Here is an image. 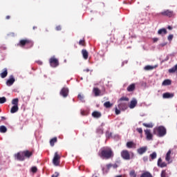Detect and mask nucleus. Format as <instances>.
Masks as SVG:
<instances>
[{"instance_id": "f257e3e1", "label": "nucleus", "mask_w": 177, "mask_h": 177, "mask_svg": "<svg viewBox=\"0 0 177 177\" xmlns=\"http://www.w3.org/2000/svg\"><path fill=\"white\" fill-rule=\"evenodd\" d=\"M98 156L102 160H110V158L114 157V152L111 147H104L100 150Z\"/></svg>"}, {"instance_id": "37998d69", "label": "nucleus", "mask_w": 177, "mask_h": 177, "mask_svg": "<svg viewBox=\"0 0 177 177\" xmlns=\"http://www.w3.org/2000/svg\"><path fill=\"white\" fill-rule=\"evenodd\" d=\"M136 131L138 132V133H140V135L143 133V129L142 128H137Z\"/></svg>"}, {"instance_id": "2f4dec72", "label": "nucleus", "mask_w": 177, "mask_h": 177, "mask_svg": "<svg viewBox=\"0 0 177 177\" xmlns=\"http://www.w3.org/2000/svg\"><path fill=\"white\" fill-rule=\"evenodd\" d=\"M104 107H106V109H110V107H113V104L110 103V101H107L104 103Z\"/></svg>"}, {"instance_id": "c756f323", "label": "nucleus", "mask_w": 177, "mask_h": 177, "mask_svg": "<svg viewBox=\"0 0 177 177\" xmlns=\"http://www.w3.org/2000/svg\"><path fill=\"white\" fill-rule=\"evenodd\" d=\"M140 177H153V175L149 171H145Z\"/></svg>"}, {"instance_id": "3c124183", "label": "nucleus", "mask_w": 177, "mask_h": 177, "mask_svg": "<svg viewBox=\"0 0 177 177\" xmlns=\"http://www.w3.org/2000/svg\"><path fill=\"white\" fill-rule=\"evenodd\" d=\"M36 63H37V64H39V66H42V62L41 61H36Z\"/></svg>"}, {"instance_id": "de8ad7c7", "label": "nucleus", "mask_w": 177, "mask_h": 177, "mask_svg": "<svg viewBox=\"0 0 177 177\" xmlns=\"http://www.w3.org/2000/svg\"><path fill=\"white\" fill-rule=\"evenodd\" d=\"M59 176V173L55 172L54 174L52 175V177H58Z\"/></svg>"}, {"instance_id": "cd10ccee", "label": "nucleus", "mask_w": 177, "mask_h": 177, "mask_svg": "<svg viewBox=\"0 0 177 177\" xmlns=\"http://www.w3.org/2000/svg\"><path fill=\"white\" fill-rule=\"evenodd\" d=\"M171 84H172V82L171 81V80H165L162 82V86H167L168 85H171Z\"/></svg>"}, {"instance_id": "864d4df0", "label": "nucleus", "mask_w": 177, "mask_h": 177, "mask_svg": "<svg viewBox=\"0 0 177 177\" xmlns=\"http://www.w3.org/2000/svg\"><path fill=\"white\" fill-rule=\"evenodd\" d=\"M112 167H113V168H118V165L114 164L113 165H112Z\"/></svg>"}, {"instance_id": "aec40b11", "label": "nucleus", "mask_w": 177, "mask_h": 177, "mask_svg": "<svg viewBox=\"0 0 177 177\" xmlns=\"http://www.w3.org/2000/svg\"><path fill=\"white\" fill-rule=\"evenodd\" d=\"M126 146L128 149H135V147H136V144L132 141H130L127 142Z\"/></svg>"}, {"instance_id": "5701e85b", "label": "nucleus", "mask_w": 177, "mask_h": 177, "mask_svg": "<svg viewBox=\"0 0 177 177\" xmlns=\"http://www.w3.org/2000/svg\"><path fill=\"white\" fill-rule=\"evenodd\" d=\"M136 88V85L135 84H131L127 87V91L133 92Z\"/></svg>"}, {"instance_id": "dca6fc26", "label": "nucleus", "mask_w": 177, "mask_h": 177, "mask_svg": "<svg viewBox=\"0 0 177 177\" xmlns=\"http://www.w3.org/2000/svg\"><path fill=\"white\" fill-rule=\"evenodd\" d=\"M24 158H30L32 156V151H30L28 150L23 151Z\"/></svg>"}, {"instance_id": "7c9ffc66", "label": "nucleus", "mask_w": 177, "mask_h": 177, "mask_svg": "<svg viewBox=\"0 0 177 177\" xmlns=\"http://www.w3.org/2000/svg\"><path fill=\"white\" fill-rule=\"evenodd\" d=\"M57 142V138L55 137L50 140V145L52 147L55 146V144Z\"/></svg>"}, {"instance_id": "f704fd0d", "label": "nucleus", "mask_w": 177, "mask_h": 177, "mask_svg": "<svg viewBox=\"0 0 177 177\" xmlns=\"http://www.w3.org/2000/svg\"><path fill=\"white\" fill-rule=\"evenodd\" d=\"M12 104L14 106H19V98H15L12 100Z\"/></svg>"}, {"instance_id": "4c0bfd02", "label": "nucleus", "mask_w": 177, "mask_h": 177, "mask_svg": "<svg viewBox=\"0 0 177 177\" xmlns=\"http://www.w3.org/2000/svg\"><path fill=\"white\" fill-rule=\"evenodd\" d=\"M129 176L131 177H136L137 176V174H136V172L135 171V170H131L130 172H129Z\"/></svg>"}, {"instance_id": "49530a36", "label": "nucleus", "mask_w": 177, "mask_h": 177, "mask_svg": "<svg viewBox=\"0 0 177 177\" xmlns=\"http://www.w3.org/2000/svg\"><path fill=\"white\" fill-rule=\"evenodd\" d=\"M56 31H62V26L59 25L55 27Z\"/></svg>"}, {"instance_id": "bb28decb", "label": "nucleus", "mask_w": 177, "mask_h": 177, "mask_svg": "<svg viewBox=\"0 0 177 177\" xmlns=\"http://www.w3.org/2000/svg\"><path fill=\"white\" fill-rule=\"evenodd\" d=\"M169 73L170 74H174V73H177V64H176L171 68L169 69Z\"/></svg>"}, {"instance_id": "c03bdc74", "label": "nucleus", "mask_w": 177, "mask_h": 177, "mask_svg": "<svg viewBox=\"0 0 177 177\" xmlns=\"http://www.w3.org/2000/svg\"><path fill=\"white\" fill-rule=\"evenodd\" d=\"M31 171H32V172H33V174H35V172H37V171H38V169L37 168V167H32L31 168Z\"/></svg>"}, {"instance_id": "0eeeda50", "label": "nucleus", "mask_w": 177, "mask_h": 177, "mask_svg": "<svg viewBox=\"0 0 177 177\" xmlns=\"http://www.w3.org/2000/svg\"><path fill=\"white\" fill-rule=\"evenodd\" d=\"M53 163L54 165H55V167H57L59 164H60V155L57 152L55 153Z\"/></svg>"}, {"instance_id": "79ce46f5", "label": "nucleus", "mask_w": 177, "mask_h": 177, "mask_svg": "<svg viewBox=\"0 0 177 177\" xmlns=\"http://www.w3.org/2000/svg\"><path fill=\"white\" fill-rule=\"evenodd\" d=\"M115 112L116 115H118L119 114H121L120 109H118V108H117V107L115 109Z\"/></svg>"}, {"instance_id": "39448f33", "label": "nucleus", "mask_w": 177, "mask_h": 177, "mask_svg": "<svg viewBox=\"0 0 177 177\" xmlns=\"http://www.w3.org/2000/svg\"><path fill=\"white\" fill-rule=\"evenodd\" d=\"M160 15L162 16H165V17L171 18V17H174L175 16V12H174V10H165L160 12Z\"/></svg>"}, {"instance_id": "412c9836", "label": "nucleus", "mask_w": 177, "mask_h": 177, "mask_svg": "<svg viewBox=\"0 0 177 177\" xmlns=\"http://www.w3.org/2000/svg\"><path fill=\"white\" fill-rule=\"evenodd\" d=\"M93 93H94L95 96H100V93H102V91L99 88L94 87L93 89Z\"/></svg>"}, {"instance_id": "bf43d9fd", "label": "nucleus", "mask_w": 177, "mask_h": 177, "mask_svg": "<svg viewBox=\"0 0 177 177\" xmlns=\"http://www.w3.org/2000/svg\"><path fill=\"white\" fill-rule=\"evenodd\" d=\"M37 28V26H33V30H35Z\"/></svg>"}, {"instance_id": "58836bf2", "label": "nucleus", "mask_w": 177, "mask_h": 177, "mask_svg": "<svg viewBox=\"0 0 177 177\" xmlns=\"http://www.w3.org/2000/svg\"><path fill=\"white\" fill-rule=\"evenodd\" d=\"M77 98L79 99V100H81L82 103L85 102V100L84 99V95H82V94H78Z\"/></svg>"}, {"instance_id": "f8f14e48", "label": "nucleus", "mask_w": 177, "mask_h": 177, "mask_svg": "<svg viewBox=\"0 0 177 177\" xmlns=\"http://www.w3.org/2000/svg\"><path fill=\"white\" fill-rule=\"evenodd\" d=\"M144 132L146 135L147 140H153V134H151V131H150V129H145Z\"/></svg>"}, {"instance_id": "ddd939ff", "label": "nucleus", "mask_w": 177, "mask_h": 177, "mask_svg": "<svg viewBox=\"0 0 177 177\" xmlns=\"http://www.w3.org/2000/svg\"><path fill=\"white\" fill-rule=\"evenodd\" d=\"M171 153L172 151L171 149H169L166 153L165 160L167 161V162H168V164H171V162H172V159L171 158Z\"/></svg>"}, {"instance_id": "ea45409f", "label": "nucleus", "mask_w": 177, "mask_h": 177, "mask_svg": "<svg viewBox=\"0 0 177 177\" xmlns=\"http://www.w3.org/2000/svg\"><path fill=\"white\" fill-rule=\"evenodd\" d=\"M6 97H0V104H3V103H6Z\"/></svg>"}, {"instance_id": "2eb2a0df", "label": "nucleus", "mask_w": 177, "mask_h": 177, "mask_svg": "<svg viewBox=\"0 0 177 177\" xmlns=\"http://www.w3.org/2000/svg\"><path fill=\"white\" fill-rule=\"evenodd\" d=\"M15 77H13V75H10V78L7 80L6 82V85L8 86H12V84H15Z\"/></svg>"}, {"instance_id": "5fc2aeb1", "label": "nucleus", "mask_w": 177, "mask_h": 177, "mask_svg": "<svg viewBox=\"0 0 177 177\" xmlns=\"http://www.w3.org/2000/svg\"><path fill=\"white\" fill-rule=\"evenodd\" d=\"M81 115H85V111H81Z\"/></svg>"}, {"instance_id": "603ef678", "label": "nucleus", "mask_w": 177, "mask_h": 177, "mask_svg": "<svg viewBox=\"0 0 177 177\" xmlns=\"http://www.w3.org/2000/svg\"><path fill=\"white\" fill-rule=\"evenodd\" d=\"M153 42H157L158 41V38L155 37L153 39Z\"/></svg>"}, {"instance_id": "6ab92c4d", "label": "nucleus", "mask_w": 177, "mask_h": 177, "mask_svg": "<svg viewBox=\"0 0 177 177\" xmlns=\"http://www.w3.org/2000/svg\"><path fill=\"white\" fill-rule=\"evenodd\" d=\"M136 104H138V101L136 100V99H133L131 101L129 107V109H135V107H136Z\"/></svg>"}, {"instance_id": "9d476101", "label": "nucleus", "mask_w": 177, "mask_h": 177, "mask_svg": "<svg viewBox=\"0 0 177 177\" xmlns=\"http://www.w3.org/2000/svg\"><path fill=\"white\" fill-rule=\"evenodd\" d=\"M15 157L18 161H24V160H26L23 151L15 153Z\"/></svg>"}, {"instance_id": "7ed1b4c3", "label": "nucleus", "mask_w": 177, "mask_h": 177, "mask_svg": "<svg viewBox=\"0 0 177 177\" xmlns=\"http://www.w3.org/2000/svg\"><path fill=\"white\" fill-rule=\"evenodd\" d=\"M153 135H157L159 138H162L167 135V129L163 126H160L153 129Z\"/></svg>"}, {"instance_id": "c9c22d12", "label": "nucleus", "mask_w": 177, "mask_h": 177, "mask_svg": "<svg viewBox=\"0 0 177 177\" xmlns=\"http://www.w3.org/2000/svg\"><path fill=\"white\" fill-rule=\"evenodd\" d=\"M153 68H154V67H153L152 66H150V65H147V66H145V68H144V69L146 71H149L150 70H153Z\"/></svg>"}, {"instance_id": "09e8293b", "label": "nucleus", "mask_w": 177, "mask_h": 177, "mask_svg": "<svg viewBox=\"0 0 177 177\" xmlns=\"http://www.w3.org/2000/svg\"><path fill=\"white\" fill-rule=\"evenodd\" d=\"M167 44V42H165V43H162V44H160V46H161L162 48H163V46H166Z\"/></svg>"}, {"instance_id": "4468645a", "label": "nucleus", "mask_w": 177, "mask_h": 177, "mask_svg": "<svg viewBox=\"0 0 177 177\" xmlns=\"http://www.w3.org/2000/svg\"><path fill=\"white\" fill-rule=\"evenodd\" d=\"M168 34V31L165 29V28H160L158 30V35L164 37V35H167Z\"/></svg>"}, {"instance_id": "423d86ee", "label": "nucleus", "mask_w": 177, "mask_h": 177, "mask_svg": "<svg viewBox=\"0 0 177 177\" xmlns=\"http://www.w3.org/2000/svg\"><path fill=\"white\" fill-rule=\"evenodd\" d=\"M49 64L50 67H53V68H56V67H58L59 66V59H57L55 57H53L50 58Z\"/></svg>"}, {"instance_id": "13d9d810", "label": "nucleus", "mask_w": 177, "mask_h": 177, "mask_svg": "<svg viewBox=\"0 0 177 177\" xmlns=\"http://www.w3.org/2000/svg\"><path fill=\"white\" fill-rule=\"evenodd\" d=\"M167 28H168V30H172V26H168Z\"/></svg>"}, {"instance_id": "c85d7f7f", "label": "nucleus", "mask_w": 177, "mask_h": 177, "mask_svg": "<svg viewBox=\"0 0 177 177\" xmlns=\"http://www.w3.org/2000/svg\"><path fill=\"white\" fill-rule=\"evenodd\" d=\"M163 99H169V97H174V94L169 93H165L162 95Z\"/></svg>"}, {"instance_id": "b1692460", "label": "nucleus", "mask_w": 177, "mask_h": 177, "mask_svg": "<svg viewBox=\"0 0 177 177\" xmlns=\"http://www.w3.org/2000/svg\"><path fill=\"white\" fill-rule=\"evenodd\" d=\"M92 115L94 117V118H100L102 117V113L95 111L92 113Z\"/></svg>"}, {"instance_id": "6e6552de", "label": "nucleus", "mask_w": 177, "mask_h": 177, "mask_svg": "<svg viewBox=\"0 0 177 177\" xmlns=\"http://www.w3.org/2000/svg\"><path fill=\"white\" fill-rule=\"evenodd\" d=\"M121 157L123 160H131V154L128 150H123L121 151Z\"/></svg>"}, {"instance_id": "a211bd4d", "label": "nucleus", "mask_w": 177, "mask_h": 177, "mask_svg": "<svg viewBox=\"0 0 177 177\" xmlns=\"http://www.w3.org/2000/svg\"><path fill=\"white\" fill-rule=\"evenodd\" d=\"M138 154H140L142 156V154H145V153H146V151H147V147H142L139 149H138L137 150Z\"/></svg>"}, {"instance_id": "4d7b16f0", "label": "nucleus", "mask_w": 177, "mask_h": 177, "mask_svg": "<svg viewBox=\"0 0 177 177\" xmlns=\"http://www.w3.org/2000/svg\"><path fill=\"white\" fill-rule=\"evenodd\" d=\"M84 71L85 73H89V69H88V68H87V69H84Z\"/></svg>"}, {"instance_id": "1a4fd4ad", "label": "nucleus", "mask_w": 177, "mask_h": 177, "mask_svg": "<svg viewBox=\"0 0 177 177\" xmlns=\"http://www.w3.org/2000/svg\"><path fill=\"white\" fill-rule=\"evenodd\" d=\"M68 88L63 87L60 91L59 95H61V96H62L63 97H67L68 96Z\"/></svg>"}, {"instance_id": "a18cd8bd", "label": "nucleus", "mask_w": 177, "mask_h": 177, "mask_svg": "<svg viewBox=\"0 0 177 177\" xmlns=\"http://www.w3.org/2000/svg\"><path fill=\"white\" fill-rule=\"evenodd\" d=\"M167 39H168V41H172V39H174V35H169L167 37Z\"/></svg>"}, {"instance_id": "6e6d98bb", "label": "nucleus", "mask_w": 177, "mask_h": 177, "mask_svg": "<svg viewBox=\"0 0 177 177\" xmlns=\"http://www.w3.org/2000/svg\"><path fill=\"white\" fill-rule=\"evenodd\" d=\"M6 20H9V19H10V16L7 15V16L6 17Z\"/></svg>"}, {"instance_id": "20e7f679", "label": "nucleus", "mask_w": 177, "mask_h": 177, "mask_svg": "<svg viewBox=\"0 0 177 177\" xmlns=\"http://www.w3.org/2000/svg\"><path fill=\"white\" fill-rule=\"evenodd\" d=\"M120 104L118 105V109L122 111H125L128 109V103L124 102H129V98L127 97H122L119 100Z\"/></svg>"}, {"instance_id": "473e14b6", "label": "nucleus", "mask_w": 177, "mask_h": 177, "mask_svg": "<svg viewBox=\"0 0 177 177\" xmlns=\"http://www.w3.org/2000/svg\"><path fill=\"white\" fill-rule=\"evenodd\" d=\"M143 127H145V128H153L154 127V124H153V122L149 123H143Z\"/></svg>"}, {"instance_id": "393cba45", "label": "nucleus", "mask_w": 177, "mask_h": 177, "mask_svg": "<svg viewBox=\"0 0 177 177\" xmlns=\"http://www.w3.org/2000/svg\"><path fill=\"white\" fill-rule=\"evenodd\" d=\"M0 75L1 78H6V77L8 76V69H3V72L0 74Z\"/></svg>"}, {"instance_id": "f3484780", "label": "nucleus", "mask_w": 177, "mask_h": 177, "mask_svg": "<svg viewBox=\"0 0 177 177\" xmlns=\"http://www.w3.org/2000/svg\"><path fill=\"white\" fill-rule=\"evenodd\" d=\"M82 55L83 59H84V60H88V57H89V53H88V50H86V49H82Z\"/></svg>"}, {"instance_id": "72a5a7b5", "label": "nucleus", "mask_w": 177, "mask_h": 177, "mask_svg": "<svg viewBox=\"0 0 177 177\" xmlns=\"http://www.w3.org/2000/svg\"><path fill=\"white\" fill-rule=\"evenodd\" d=\"M8 131V129L5 126H0L1 133H6Z\"/></svg>"}, {"instance_id": "f03ea898", "label": "nucleus", "mask_w": 177, "mask_h": 177, "mask_svg": "<svg viewBox=\"0 0 177 177\" xmlns=\"http://www.w3.org/2000/svg\"><path fill=\"white\" fill-rule=\"evenodd\" d=\"M17 46H20L21 48H24L26 46L27 48H32V46H34V41L30 39H22L19 41Z\"/></svg>"}, {"instance_id": "8fccbe9b", "label": "nucleus", "mask_w": 177, "mask_h": 177, "mask_svg": "<svg viewBox=\"0 0 177 177\" xmlns=\"http://www.w3.org/2000/svg\"><path fill=\"white\" fill-rule=\"evenodd\" d=\"M113 167L112 164H109L106 165V168H108V169H110V168H111Z\"/></svg>"}, {"instance_id": "9b49d317", "label": "nucleus", "mask_w": 177, "mask_h": 177, "mask_svg": "<svg viewBox=\"0 0 177 177\" xmlns=\"http://www.w3.org/2000/svg\"><path fill=\"white\" fill-rule=\"evenodd\" d=\"M158 167L160 168H165L168 165L167 162L162 161V158H159L158 160V163H157Z\"/></svg>"}, {"instance_id": "a19ab883", "label": "nucleus", "mask_w": 177, "mask_h": 177, "mask_svg": "<svg viewBox=\"0 0 177 177\" xmlns=\"http://www.w3.org/2000/svg\"><path fill=\"white\" fill-rule=\"evenodd\" d=\"M161 177H167V171L165 170H162L160 174Z\"/></svg>"}, {"instance_id": "a878e982", "label": "nucleus", "mask_w": 177, "mask_h": 177, "mask_svg": "<svg viewBox=\"0 0 177 177\" xmlns=\"http://www.w3.org/2000/svg\"><path fill=\"white\" fill-rule=\"evenodd\" d=\"M149 161H153V160H156L157 158V153L156 151L153 152L149 155Z\"/></svg>"}, {"instance_id": "4be33fe9", "label": "nucleus", "mask_w": 177, "mask_h": 177, "mask_svg": "<svg viewBox=\"0 0 177 177\" xmlns=\"http://www.w3.org/2000/svg\"><path fill=\"white\" fill-rule=\"evenodd\" d=\"M19 111V106L14 105L12 106L10 109L11 114H15V113H17Z\"/></svg>"}, {"instance_id": "e433bc0d", "label": "nucleus", "mask_w": 177, "mask_h": 177, "mask_svg": "<svg viewBox=\"0 0 177 177\" xmlns=\"http://www.w3.org/2000/svg\"><path fill=\"white\" fill-rule=\"evenodd\" d=\"M79 45H80L81 46H86V44L85 43V39L80 40Z\"/></svg>"}]
</instances>
